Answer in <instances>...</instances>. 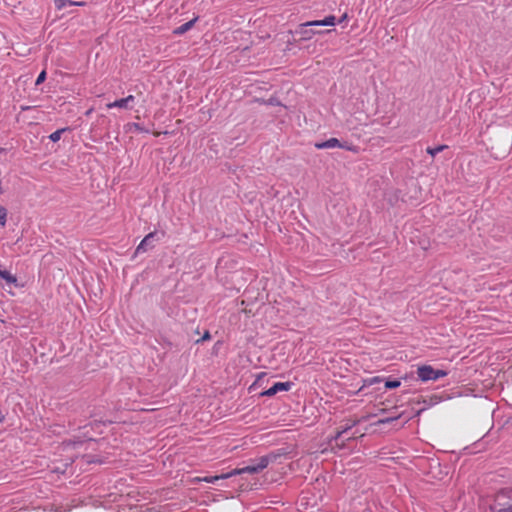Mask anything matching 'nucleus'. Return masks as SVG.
Returning a JSON list of instances; mask_svg holds the SVG:
<instances>
[{"mask_svg":"<svg viewBox=\"0 0 512 512\" xmlns=\"http://www.w3.org/2000/svg\"><path fill=\"white\" fill-rule=\"evenodd\" d=\"M312 21H307L305 23L299 24L294 31H289L292 35H298L299 41H308L312 39V37L316 34L320 33H329L332 30H326V31H317L314 30L312 27H318L317 25H313Z\"/></svg>","mask_w":512,"mask_h":512,"instance_id":"nucleus-1","label":"nucleus"},{"mask_svg":"<svg viewBox=\"0 0 512 512\" xmlns=\"http://www.w3.org/2000/svg\"><path fill=\"white\" fill-rule=\"evenodd\" d=\"M314 147L316 149H333V148H341V149H345V150H348V151H353V152H356V147L354 146V144L352 142H349V141H343V140H340L338 138H330L326 141H322V142H316L314 144Z\"/></svg>","mask_w":512,"mask_h":512,"instance_id":"nucleus-2","label":"nucleus"},{"mask_svg":"<svg viewBox=\"0 0 512 512\" xmlns=\"http://www.w3.org/2000/svg\"><path fill=\"white\" fill-rule=\"evenodd\" d=\"M417 374H418V377L422 381L437 380L446 375V373L444 371L434 370L429 365H423V366L418 367Z\"/></svg>","mask_w":512,"mask_h":512,"instance_id":"nucleus-3","label":"nucleus"},{"mask_svg":"<svg viewBox=\"0 0 512 512\" xmlns=\"http://www.w3.org/2000/svg\"><path fill=\"white\" fill-rule=\"evenodd\" d=\"M135 105V97L133 95H129L125 98L117 99L112 103L107 104V107L112 108H119L124 110H130L133 109Z\"/></svg>","mask_w":512,"mask_h":512,"instance_id":"nucleus-4","label":"nucleus"},{"mask_svg":"<svg viewBox=\"0 0 512 512\" xmlns=\"http://www.w3.org/2000/svg\"><path fill=\"white\" fill-rule=\"evenodd\" d=\"M511 497H512V489L508 490V491H501L500 493H498L496 496L495 505L493 506V511L494 512H508V509L505 508L504 500L506 498H511Z\"/></svg>","mask_w":512,"mask_h":512,"instance_id":"nucleus-5","label":"nucleus"},{"mask_svg":"<svg viewBox=\"0 0 512 512\" xmlns=\"http://www.w3.org/2000/svg\"><path fill=\"white\" fill-rule=\"evenodd\" d=\"M291 383L290 382H277L275 383L272 387H270L269 389L261 392V396H268V397H271L273 395H275L276 393L280 392V391H288L290 390L291 388Z\"/></svg>","mask_w":512,"mask_h":512,"instance_id":"nucleus-6","label":"nucleus"},{"mask_svg":"<svg viewBox=\"0 0 512 512\" xmlns=\"http://www.w3.org/2000/svg\"><path fill=\"white\" fill-rule=\"evenodd\" d=\"M268 464H269V459H268V457L264 456L258 460L257 464L248 465L246 467H243L242 472H243V474L244 473H250V474L258 473V472L262 471L263 469H265L268 466Z\"/></svg>","mask_w":512,"mask_h":512,"instance_id":"nucleus-7","label":"nucleus"},{"mask_svg":"<svg viewBox=\"0 0 512 512\" xmlns=\"http://www.w3.org/2000/svg\"><path fill=\"white\" fill-rule=\"evenodd\" d=\"M197 20H198V17H195L192 20L180 25L179 27H177L173 30V34L182 35V34L188 32L195 25Z\"/></svg>","mask_w":512,"mask_h":512,"instance_id":"nucleus-8","label":"nucleus"},{"mask_svg":"<svg viewBox=\"0 0 512 512\" xmlns=\"http://www.w3.org/2000/svg\"><path fill=\"white\" fill-rule=\"evenodd\" d=\"M313 25L317 26H334L336 24V17L334 15H328L322 20H313Z\"/></svg>","mask_w":512,"mask_h":512,"instance_id":"nucleus-9","label":"nucleus"},{"mask_svg":"<svg viewBox=\"0 0 512 512\" xmlns=\"http://www.w3.org/2000/svg\"><path fill=\"white\" fill-rule=\"evenodd\" d=\"M0 277L7 283L17 286V277L8 270L0 269Z\"/></svg>","mask_w":512,"mask_h":512,"instance_id":"nucleus-10","label":"nucleus"},{"mask_svg":"<svg viewBox=\"0 0 512 512\" xmlns=\"http://www.w3.org/2000/svg\"><path fill=\"white\" fill-rule=\"evenodd\" d=\"M257 102L261 103V104H264V105H269V106H284L281 101L279 100L278 97L276 96H271L269 99H260V98H257L256 99Z\"/></svg>","mask_w":512,"mask_h":512,"instance_id":"nucleus-11","label":"nucleus"},{"mask_svg":"<svg viewBox=\"0 0 512 512\" xmlns=\"http://www.w3.org/2000/svg\"><path fill=\"white\" fill-rule=\"evenodd\" d=\"M74 4L76 3L71 0H54V5L57 10H62L67 7L74 6Z\"/></svg>","mask_w":512,"mask_h":512,"instance_id":"nucleus-12","label":"nucleus"},{"mask_svg":"<svg viewBox=\"0 0 512 512\" xmlns=\"http://www.w3.org/2000/svg\"><path fill=\"white\" fill-rule=\"evenodd\" d=\"M447 148V145H438L436 147H428L426 152L431 155L432 157H434L436 154L442 152L443 150H445Z\"/></svg>","mask_w":512,"mask_h":512,"instance_id":"nucleus-13","label":"nucleus"},{"mask_svg":"<svg viewBox=\"0 0 512 512\" xmlns=\"http://www.w3.org/2000/svg\"><path fill=\"white\" fill-rule=\"evenodd\" d=\"M154 236V233H149L147 234L143 240L139 243V245L137 246L136 248V252H140V251H145V246H146V243L149 239H151L152 237Z\"/></svg>","mask_w":512,"mask_h":512,"instance_id":"nucleus-14","label":"nucleus"},{"mask_svg":"<svg viewBox=\"0 0 512 512\" xmlns=\"http://www.w3.org/2000/svg\"><path fill=\"white\" fill-rule=\"evenodd\" d=\"M7 209L4 206H0V226L5 227L7 223Z\"/></svg>","mask_w":512,"mask_h":512,"instance_id":"nucleus-15","label":"nucleus"},{"mask_svg":"<svg viewBox=\"0 0 512 512\" xmlns=\"http://www.w3.org/2000/svg\"><path fill=\"white\" fill-rule=\"evenodd\" d=\"M218 480V477L217 476H211V477H203V478H200V477H195L193 479V481H196V482H200V481H203V482H206V483H213L215 481Z\"/></svg>","mask_w":512,"mask_h":512,"instance_id":"nucleus-16","label":"nucleus"},{"mask_svg":"<svg viewBox=\"0 0 512 512\" xmlns=\"http://www.w3.org/2000/svg\"><path fill=\"white\" fill-rule=\"evenodd\" d=\"M64 130H55L52 134L49 135V139L52 142H57L61 138V134Z\"/></svg>","mask_w":512,"mask_h":512,"instance_id":"nucleus-17","label":"nucleus"},{"mask_svg":"<svg viewBox=\"0 0 512 512\" xmlns=\"http://www.w3.org/2000/svg\"><path fill=\"white\" fill-rule=\"evenodd\" d=\"M46 77H47L46 70H42L39 73V75L35 81V85L38 86V85L42 84L46 80Z\"/></svg>","mask_w":512,"mask_h":512,"instance_id":"nucleus-18","label":"nucleus"},{"mask_svg":"<svg viewBox=\"0 0 512 512\" xmlns=\"http://www.w3.org/2000/svg\"><path fill=\"white\" fill-rule=\"evenodd\" d=\"M399 386H400V381H398V380L386 381V383H385V387L388 389L397 388Z\"/></svg>","mask_w":512,"mask_h":512,"instance_id":"nucleus-19","label":"nucleus"},{"mask_svg":"<svg viewBox=\"0 0 512 512\" xmlns=\"http://www.w3.org/2000/svg\"><path fill=\"white\" fill-rule=\"evenodd\" d=\"M397 419H398L397 416L396 417H391V418L379 419L376 424L377 425H383V424L390 423V422H392L394 420H397Z\"/></svg>","mask_w":512,"mask_h":512,"instance_id":"nucleus-20","label":"nucleus"},{"mask_svg":"<svg viewBox=\"0 0 512 512\" xmlns=\"http://www.w3.org/2000/svg\"><path fill=\"white\" fill-rule=\"evenodd\" d=\"M228 473H229V476H230V477H233V476H236V475L243 474V472H242V468L234 469V470H232V471H230V472H228Z\"/></svg>","mask_w":512,"mask_h":512,"instance_id":"nucleus-21","label":"nucleus"},{"mask_svg":"<svg viewBox=\"0 0 512 512\" xmlns=\"http://www.w3.org/2000/svg\"><path fill=\"white\" fill-rule=\"evenodd\" d=\"M86 462L91 464V463H103V461L101 459H96V458H87L86 459Z\"/></svg>","mask_w":512,"mask_h":512,"instance_id":"nucleus-22","label":"nucleus"},{"mask_svg":"<svg viewBox=\"0 0 512 512\" xmlns=\"http://www.w3.org/2000/svg\"><path fill=\"white\" fill-rule=\"evenodd\" d=\"M127 128H141L138 123H128Z\"/></svg>","mask_w":512,"mask_h":512,"instance_id":"nucleus-23","label":"nucleus"},{"mask_svg":"<svg viewBox=\"0 0 512 512\" xmlns=\"http://www.w3.org/2000/svg\"><path fill=\"white\" fill-rule=\"evenodd\" d=\"M217 477H218V480L230 478L229 473H225V474H222V475H217Z\"/></svg>","mask_w":512,"mask_h":512,"instance_id":"nucleus-24","label":"nucleus"},{"mask_svg":"<svg viewBox=\"0 0 512 512\" xmlns=\"http://www.w3.org/2000/svg\"><path fill=\"white\" fill-rule=\"evenodd\" d=\"M347 18H348L347 14L342 15L341 18L338 20V23L344 22L345 20H347Z\"/></svg>","mask_w":512,"mask_h":512,"instance_id":"nucleus-25","label":"nucleus"},{"mask_svg":"<svg viewBox=\"0 0 512 512\" xmlns=\"http://www.w3.org/2000/svg\"><path fill=\"white\" fill-rule=\"evenodd\" d=\"M209 338H210L209 332H205L204 335L202 336V340H208Z\"/></svg>","mask_w":512,"mask_h":512,"instance_id":"nucleus-26","label":"nucleus"},{"mask_svg":"<svg viewBox=\"0 0 512 512\" xmlns=\"http://www.w3.org/2000/svg\"><path fill=\"white\" fill-rule=\"evenodd\" d=\"M505 508L508 509V512H512V504L505 505Z\"/></svg>","mask_w":512,"mask_h":512,"instance_id":"nucleus-27","label":"nucleus"},{"mask_svg":"<svg viewBox=\"0 0 512 512\" xmlns=\"http://www.w3.org/2000/svg\"><path fill=\"white\" fill-rule=\"evenodd\" d=\"M298 40H296L295 38H293L292 40H288L287 43L288 44H294L296 43Z\"/></svg>","mask_w":512,"mask_h":512,"instance_id":"nucleus-28","label":"nucleus"},{"mask_svg":"<svg viewBox=\"0 0 512 512\" xmlns=\"http://www.w3.org/2000/svg\"><path fill=\"white\" fill-rule=\"evenodd\" d=\"M75 3H76L75 5H78V6L84 5V2H75Z\"/></svg>","mask_w":512,"mask_h":512,"instance_id":"nucleus-29","label":"nucleus"},{"mask_svg":"<svg viewBox=\"0 0 512 512\" xmlns=\"http://www.w3.org/2000/svg\"><path fill=\"white\" fill-rule=\"evenodd\" d=\"M341 434H342V432H338L336 435V438L340 437Z\"/></svg>","mask_w":512,"mask_h":512,"instance_id":"nucleus-30","label":"nucleus"}]
</instances>
